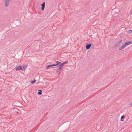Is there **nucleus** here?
I'll return each mask as SVG.
<instances>
[{"label": "nucleus", "instance_id": "obj_13", "mask_svg": "<svg viewBox=\"0 0 132 132\" xmlns=\"http://www.w3.org/2000/svg\"><path fill=\"white\" fill-rule=\"evenodd\" d=\"M128 106L129 107H131L132 106V102L130 104H129Z\"/></svg>", "mask_w": 132, "mask_h": 132}, {"label": "nucleus", "instance_id": "obj_8", "mask_svg": "<svg viewBox=\"0 0 132 132\" xmlns=\"http://www.w3.org/2000/svg\"><path fill=\"white\" fill-rule=\"evenodd\" d=\"M68 61H67L66 62H64L63 63L59 65L61 67H63L65 64H67L68 63Z\"/></svg>", "mask_w": 132, "mask_h": 132}, {"label": "nucleus", "instance_id": "obj_12", "mask_svg": "<svg viewBox=\"0 0 132 132\" xmlns=\"http://www.w3.org/2000/svg\"><path fill=\"white\" fill-rule=\"evenodd\" d=\"M125 118V116L124 115H123L121 117V120L122 121H123L124 120H122V119H123Z\"/></svg>", "mask_w": 132, "mask_h": 132}, {"label": "nucleus", "instance_id": "obj_15", "mask_svg": "<svg viewBox=\"0 0 132 132\" xmlns=\"http://www.w3.org/2000/svg\"><path fill=\"white\" fill-rule=\"evenodd\" d=\"M122 39H121L120 41H119V43H121V42H122Z\"/></svg>", "mask_w": 132, "mask_h": 132}, {"label": "nucleus", "instance_id": "obj_6", "mask_svg": "<svg viewBox=\"0 0 132 132\" xmlns=\"http://www.w3.org/2000/svg\"><path fill=\"white\" fill-rule=\"evenodd\" d=\"M45 2H44L43 4H41L42 7V10H44L45 8Z\"/></svg>", "mask_w": 132, "mask_h": 132}, {"label": "nucleus", "instance_id": "obj_3", "mask_svg": "<svg viewBox=\"0 0 132 132\" xmlns=\"http://www.w3.org/2000/svg\"><path fill=\"white\" fill-rule=\"evenodd\" d=\"M21 70L22 71H24L25 68L24 67L21 66H18L16 68V70Z\"/></svg>", "mask_w": 132, "mask_h": 132}, {"label": "nucleus", "instance_id": "obj_2", "mask_svg": "<svg viewBox=\"0 0 132 132\" xmlns=\"http://www.w3.org/2000/svg\"><path fill=\"white\" fill-rule=\"evenodd\" d=\"M61 63V62H60L57 61L56 62V64H53L50 65H48L46 67V69H48V68L51 67L52 66H56L59 64H60Z\"/></svg>", "mask_w": 132, "mask_h": 132}, {"label": "nucleus", "instance_id": "obj_9", "mask_svg": "<svg viewBox=\"0 0 132 132\" xmlns=\"http://www.w3.org/2000/svg\"><path fill=\"white\" fill-rule=\"evenodd\" d=\"M119 45V43H116L112 47L114 48H115L116 47Z\"/></svg>", "mask_w": 132, "mask_h": 132}, {"label": "nucleus", "instance_id": "obj_4", "mask_svg": "<svg viewBox=\"0 0 132 132\" xmlns=\"http://www.w3.org/2000/svg\"><path fill=\"white\" fill-rule=\"evenodd\" d=\"M10 0H4V5L5 7H7L9 4Z\"/></svg>", "mask_w": 132, "mask_h": 132}, {"label": "nucleus", "instance_id": "obj_1", "mask_svg": "<svg viewBox=\"0 0 132 132\" xmlns=\"http://www.w3.org/2000/svg\"><path fill=\"white\" fill-rule=\"evenodd\" d=\"M132 43V42L129 41L127 42H126L124 44L123 46L121 47H120L119 48V50H121L126 47L127 45Z\"/></svg>", "mask_w": 132, "mask_h": 132}, {"label": "nucleus", "instance_id": "obj_14", "mask_svg": "<svg viewBox=\"0 0 132 132\" xmlns=\"http://www.w3.org/2000/svg\"><path fill=\"white\" fill-rule=\"evenodd\" d=\"M132 32V30H129V31H128V33H131Z\"/></svg>", "mask_w": 132, "mask_h": 132}, {"label": "nucleus", "instance_id": "obj_7", "mask_svg": "<svg viewBox=\"0 0 132 132\" xmlns=\"http://www.w3.org/2000/svg\"><path fill=\"white\" fill-rule=\"evenodd\" d=\"M92 45L91 44H87L86 46V48L88 50L90 48Z\"/></svg>", "mask_w": 132, "mask_h": 132}, {"label": "nucleus", "instance_id": "obj_10", "mask_svg": "<svg viewBox=\"0 0 132 132\" xmlns=\"http://www.w3.org/2000/svg\"><path fill=\"white\" fill-rule=\"evenodd\" d=\"M38 91H39V92L38 93V94L39 95H41L42 94V90H39Z\"/></svg>", "mask_w": 132, "mask_h": 132}, {"label": "nucleus", "instance_id": "obj_11", "mask_svg": "<svg viewBox=\"0 0 132 132\" xmlns=\"http://www.w3.org/2000/svg\"><path fill=\"white\" fill-rule=\"evenodd\" d=\"M36 80L35 79L33 81H30V82L31 84H33L35 83L36 82Z\"/></svg>", "mask_w": 132, "mask_h": 132}, {"label": "nucleus", "instance_id": "obj_5", "mask_svg": "<svg viewBox=\"0 0 132 132\" xmlns=\"http://www.w3.org/2000/svg\"><path fill=\"white\" fill-rule=\"evenodd\" d=\"M57 69L58 70V72H59V74H60V72L62 71V67H60V66L59 65L57 67Z\"/></svg>", "mask_w": 132, "mask_h": 132}]
</instances>
